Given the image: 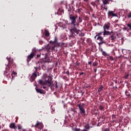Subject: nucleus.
Listing matches in <instances>:
<instances>
[{
	"mask_svg": "<svg viewBox=\"0 0 131 131\" xmlns=\"http://www.w3.org/2000/svg\"><path fill=\"white\" fill-rule=\"evenodd\" d=\"M128 76H129V75H128V74L125 75L124 76L125 79H127L128 78Z\"/></svg>",
	"mask_w": 131,
	"mask_h": 131,
	"instance_id": "nucleus-36",
	"label": "nucleus"
},
{
	"mask_svg": "<svg viewBox=\"0 0 131 131\" xmlns=\"http://www.w3.org/2000/svg\"><path fill=\"white\" fill-rule=\"evenodd\" d=\"M80 65V63H78L77 61L76 62V66H79Z\"/></svg>",
	"mask_w": 131,
	"mask_h": 131,
	"instance_id": "nucleus-50",
	"label": "nucleus"
},
{
	"mask_svg": "<svg viewBox=\"0 0 131 131\" xmlns=\"http://www.w3.org/2000/svg\"><path fill=\"white\" fill-rule=\"evenodd\" d=\"M59 26L60 28H62V29H66L67 27V25L63 23H59Z\"/></svg>",
	"mask_w": 131,
	"mask_h": 131,
	"instance_id": "nucleus-18",
	"label": "nucleus"
},
{
	"mask_svg": "<svg viewBox=\"0 0 131 131\" xmlns=\"http://www.w3.org/2000/svg\"><path fill=\"white\" fill-rule=\"evenodd\" d=\"M83 75H84V73L83 72L80 73V76Z\"/></svg>",
	"mask_w": 131,
	"mask_h": 131,
	"instance_id": "nucleus-52",
	"label": "nucleus"
},
{
	"mask_svg": "<svg viewBox=\"0 0 131 131\" xmlns=\"http://www.w3.org/2000/svg\"><path fill=\"white\" fill-rule=\"evenodd\" d=\"M37 51V50L35 48L33 49L31 53L28 56V57L27 59V61L28 63H29L31 60L32 59H33L34 57H35Z\"/></svg>",
	"mask_w": 131,
	"mask_h": 131,
	"instance_id": "nucleus-7",
	"label": "nucleus"
},
{
	"mask_svg": "<svg viewBox=\"0 0 131 131\" xmlns=\"http://www.w3.org/2000/svg\"><path fill=\"white\" fill-rule=\"evenodd\" d=\"M35 90L37 92L40 93V94H43L44 92L42 89H37L36 88H35Z\"/></svg>",
	"mask_w": 131,
	"mask_h": 131,
	"instance_id": "nucleus-19",
	"label": "nucleus"
},
{
	"mask_svg": "<svg viewBox=\"0 0 131 131\" xmlns=\"http://www.w3.org/2000/svg\"><path fill=\"white\" fill-rule=\"evenodd\" d=\"M38 83L40 85H48V83L46 81V79H45V81H42V80L41 79H39L38 81Z\"/></svg>",
	"mask_w": 131,
	"mask_h": 131,
	"instance_id": "nucleus-14",
	"label": "nucleus"
},
{
	"mask_svg": "<svg viewBox=\"0 0 131 131\" xmlns=\"http://www.w3.org/2000/svg\"><path fill=\"white\" fill-rule=\"evenodd\" d=\"M50 43L52 44L51 47L48 46V47L47 48L48 52L49 53L52 52L53 51L55 52L56 51V50H57L58 48L61 47L64 45L63 42L58 43V38H57L56 36L54 38V40H51L50 41Z\"/></svg>",
	"mask_w": 131,
	"mask_h": 131,
	"instance_id": "nucleus-1",
	"label": "nucleus"
},
{
	"mask_svg": "<svg viewBox=\"0 0 131 131\" xmlns=\"http://www.w3.org/2000/svg\"><path fill=\"white\" fill-rule=\"evenodd\" d=\"M78 20H79V21H78L79 24L80 23L82 22V19H81V17H79V19H78Z\"/></svg>",
	"mask_w": 131,
	"mask_h": 131,
	"instance_id": "nucleus-33",
	"label": "nucleus"
},
{
	"mask_svg": "<svg viewBox=\"0 0 131 131\" xmlns=\"http://www.w3.org/2000/svg\"><path fill=\"white\" fill-rule=\"evenodd\" d=\"M78 35H79V36H80V37H83V36H84L85 34H84V33H82L81 32V33H79V34H78Z\"/></svg>",
	"mask_w": 131,
	"mask_h": 131,
	"instance_id": "nucleus-27",
	"label": "nucleus"
},
{
	"mask_svg": "<svg viewBox=\"0 0 131 131\" xmlns=\"http://www.w3.org/2000/svg\"><path fill=\"white\" fill-rule=\"evenodd\" d=\"M82 131H88L87 129H83L81 130Z\"/></svg>",
	"mask_w": 131,
	"mask_h": 131,
	"instance_id": "nucleus-57",
	"label": "nucleus"
},
{
	"mask_svg": "<svg viewBox=\"0 0 131 131\" xmlns=\"http://www.w3.org/2000/svg\"><path fill=\"white\" fill-rule=\"evenodd\" d=\"M21 129V126H20V125H18V129L20 130V129Z\"/></svg>",
	"mask_w": 131,
	"mask_h": 131,
	"instance_id": "nucleus-46",
	"label": "nucleus"
},
{
	"mask_svg": "<svg viewBox=\"0 0 131 131\" xmlns=\"http://www.w3.org/2000/svg\"><path fill=\"white\" fill-rule=\"evenodd\" d=\"M46 82L48 83V86L50 88L52 91H56L58 87L57 81L53 83L52 78L51 76L47 77Z\"/></svg>",
	"mask_w": 131,
	"mask_h": 131,
	"instance_id": "nucleus-3",
	"label": "nucleus"
},
{
	"mask_svg": "<svg viewBox=\"0 0 131 131\" xmlns=\"http://www.w3.org/2000/svg\"><path fill=\"white\" fill-rule=\"evenodd\" d=\"M71 10L74 11V7L72 6V8H71Z\"/></svg>",
	"mask_w": 131,
	"mask_h": 131,
	"instance_id": "nucleus-53",
	"label": "nucleus"
},
{
	"mask_svg": "<svg viewBox=\"0 0 131 131\" xmlns=\"http://www.w3.org/2000/svg\"><path fill=\"white\" fill-rule=\"evenodd\" d=\"M94 71H95V73L97 72V68H96L94 69Z\"/></svg>",
	"mask_w": 131,
	"mask_h": 131,
	"instance_id": "nucleus-51",
	"label": "nucleus"
},
{
	"mask_svg": "<svg viewBox=\"0 0 131 131\" xmlns=\"http://www.w3.org/2000/svg\"><path fill=\"white\" fill-rule=\"evenodd\" d=\"M45 60H40L38 61V63H48V62H51V60L50 59V57H48V54H45Z\"/></svg>",
	"mask_w": 131,
	"mask_h": 131,
	"instance_id": "nucleus-9",
	"label": "nucleus"
},
{
	"mask_svg": "<svg viewBox=\"0 0 131 131\" xmlns=\"http://www.w3.org/2000/svg\"><path fill=\"white\" fill-rule=\"evenodd\" d=\"M84 1L85 2H88L89 1V0H84Z\"/></svg>",
	"mask_w": 131,
	"mask_h": 131,
	"instance_id": "nucleus-59",
	"label": "nucleus"
},
{
	"mask_svg": "<svg viewBox=\"0 0 131 131\" xmlns=\"http://www.w3.org/2000/svg\"><path fill=\"white\" fill-rule=\"evenodd\" d=\"M100 119H102V121H104L105 119V116H104V115H103V116H102L101 117L100 116Z\"/></svg>",
	"mask_w": 131,
	"mask_h": 131,
	"instance_id": "nucleus-30",
	"label": "nucleus"
},
{
	"mask_svg": "<svg viewBox=\"0 0 131 131\" xmlns=\"http://www.w3.org/2000/svg\"><path fill=\"white\" fill-rule=\"evenodd\" d=\"M124 39V38H122V40L123 41V40Z\"/></svg>",
	"mask_w": 131,
	"mask_h": 131,
	"instance_id": "nucleus-62",
	"label": "nucleus"
},
{
	"mask_svg": "<svg viewBox=\"0 0 131 131\" xmlns=\"http://www.w3.org/2000/svg\"><path fill=\"white\" fill-rule=\"evenodd\" d=\"M127 26L128 28H129V29L131 30V24H128Z\"/></svg>",
	"mask_w": 131,
	"mask_h": 131,
	"instance_id": "nucleus-39",
	"label": "nucleus"
},
{
	"mask_svg": "<svg viewBox=\"0 0 131 131\" xmlns=\"http://www.w3.org/2000/svg\"><path fill=\"white\" fill-rule=\"evenodd\" d=\"M34 69H35V71H34L31 77L29 78V80L31 82L35 80L37 76H39V72H37V70L39 69V70H40L41 69V68H39V66L38 68H37V67H34Z\"/></svg>",
	"mask_w": 131,
	"mask_h": 131,
	"instance_id": "nucleus-6",
	"label": "nucleus"
},
{
	"mask_svg": "<svg viewBox=\"0 0 131 131\" xmlns=\"http://www.w3.org/2000/svg\"><path fill=\"white\" fill-rule=\"evenodd\" d=\"M125 95H126V96H127L128 97H130V94L128 91L125 92Z\"/></svg>",
	"mask_w": 131,
	"mask_h": 131,
	"instance_id": "nucleus-28",
	"label": "nucleus"
},
{
	"mask_svg": "<svg viewBox=\"0 0 131 131\" xmlns=\"http://www.w3.org/2000/svg\"><path fill=\"white\" fill-rule=\"evenodd\" d=\"M84 128H85L84 129H86L88 131V130H89L90 128H91V126H90L89 124L88 123L84 126Z\"/></svg>",
	"mask_w": 131,
	"mask_h": 131,
	"instance_id": "nucleus-21",
	"label": "nucleus"
},
{
	"mask_svg": "<svg viewBox=\"0 0 131 131\" xmlns=\"http://www.w3.org/2000/svg\"><path fill=\"white\" fill-rule=\"evenodd\" d=\"M91 4L94 7H96V8H97L98 7V6H97V4H96V3L95 2H92L91 3Z\"/></svg>",
	"mask_w": 131,
	"mask_h": 131,
	"instance_id": "nucleus-24",
	"label": "nucleus"
},
{
	"mask_svg": "<svg viewBox=\"0 0 131 131\" xmlns=\"http://www.w3.org/2000/svg\"><path fill=\"white\" fill-rule=\"evenodd\" d=\"M102 34V32H100L98 33V34L97 35V36H101L100 35Z\"/></svg>",
	"mask_w": 131,
	"mask_h": 131,
	"instance_id": "nucleus-40",
	"label": "nucleus"
},
{
	"mask_svg": "<svg viewBox=\"0 0 131 131\" xmlns=\"http://www.w3.org/2000/svg\"><path fill=\"white\" fill-rule=\"evenodd\" d=\"M22 131H29V130H27L26 129H23Z\"/></svg>",
	"mask_w": 131,
	"mask_h": 131,
	"instance_id": "nucleus-58",
	"label": "nucleus"
},
{
	"mask_svg": "<svg viewBox=\"0 0 131 131\" xmlns=\"http://www.w3.org/2000/svg\"><path fill=\"white\" fill-rule=\"evenodd\" d=\"M80 128H75V131H80Z\"/></svg>",
	"mask_w": 131,
	"mask_h": 131,
	"instance_id": "nucleus-45",
	"label": "nucleus"
},
{
	"mask_svg": "<svg viewBox=\"0 0 131 131\" xmlns=\"http://www.w3.org/2000/svg\"><path fill=\"white\" fill-rule=\"evenodd\" d=\"M83 105H84L83 103L82 104V105H81V104H79L78 106H79V111H80V113L81 116L83 117H85V110L83 106Z\"/></svg>",
	"mask_w": 131,
	"mask_h": 131,
	"instance_id": "nucleus-8",
	"label": "nucleus"
},
{
	"mask_svg": "<svg viewBox=\"0 0 131 131\" xmlns=\"http://www.w3.org/2000/svg\"><path fill=\"white\" fill-rule=\"evenodd\" d=\"M114 31H111V32H110L108 31H106V30H104V32H103V35L104 36H111L112 34H113Z\"/></svg>",
	"mask_w": 131,
	"mask_h": 131,
	"instance_id": "nucleus-15",
	"label": "nucleus"
},
{
	"mask_svg": "<svg viewBox=\"0 0 131 131\" xmlns=\"http://www.w3.org/2000/svg\"><path fill=\"white\" fill-rule=\"evenodd\" d=\"M105 10H106V11H107V8H106L105 9H104Z\"/></svg>",
	"mask_w": 131,
	"mask_h": 131,
	"instance_id": "nucleus-60",
	"label": "nucleus"
},
{
	"mask_svg": "<svg viewBox=\"0 0 131 131\" xmlns=\"http://www.w3.org/2000/svg\"><path fill=\"white\" fill-rule=\"evenodd\" d=\"M128 17L129 18H131V13H130L128 14Z\"/></svg>",
	"mask_w": 131,
	"mask_h": 131,
	"instance_id": "nucleus-48",
	"label": "nucleus"
},
{
	"mask_svg": "<svg viewBox=\"0 0 131 131\" xmlns=\"http://www.w3.org/2000/svg\"><path fill=\"white\" fill-rule=\"evenodd\" d=\"M12 74H14V75H17L16 72H15L14 71L12 72Z\"/></svg>",
	"mask_w": 131,
	"mask_h": 131,
	"instance_id": "nucleus-44",
	"label": "nucleus"
},
{
	"mask_svg": "<svg viewBox=\"0 0 131 131\" xmlns=\"http://www.w3.org/2000/svg\"><path fill=\"white\" fill-rule=\"evenodd\" d=\"M78 18L77 15H72L69 14V18L71 21V25L74 27L76 26V25L79 26V19H77Z\"/></svg>",
	"mask_w": 131,
	"mask_h": 131,
	"instance_id": "nucleus-5",
	"label": "nucleus"
},
{
	"mask_svg": "<svg viewBox=\"0 0 131 131\" xmlns=\"http://www.w3.org/2000/svg\"><path fill=\"white\" fill-rule=\"evenodd\" d=\"M40 57V54H37L36 58H39Z\"/></svg>",
	"mask_w": 131,
	"mask_h": 131,
	"instance_id": "nucleus-43",
	"label": "nucleus"
},
{
	"mask_svg": "<svg viewBox=\"0 0 131 131\" xmlns=\"http://www.w3.org/2000/svg\"><path fill=\"white\" fill-rule=\"evenodd\" d=\"M6 59L8 61V64H7L6 67V70L4 73V75L7 78L11 79V76L10 74V68H15V64L14 63L13 60L12 58H9L7 57Z\"/></svg>",
	"mask_w": 131,
	"mask_h": 131,
	"instance_id": "nucleus-2",
	"label": "nucleus"
},
{
	"mask_svg": "<svg viewBox=\"0 0 131 131\" xmlns=\"http://www.w3.org/2000/svg\"><path fill=\"white\" fill-rule=\"evenodd\" d=\"M104 88V87L101 85L99 88V90H98V92L99 93H100V92H101L102 90H103V89Z\"/></svg>",
	"mask_w": 131,
	"mask_h": 131,
	"instance_id": "nucleus-25",
	"label": "nucleus"
},
{
	"mask_svg": "<svg viewBox=\"0 0 131 131\" xmlns=\"http://www.w3.org/2000/svg\"><path fill=\"white\" fill-rule=\"evenodd\" d=\"M115 83H117V81H115Z\"/></svg>",
	"mask_w": 131,
	"mask_h": 131,
	"instance_id": "nucleus-64",
	"label": "nucleus"
},
{
	"mask_svg": "<svg viewBox=\"0 0 131 131\" xmlns=\"http://www.w3.org/2000/svg\"><path fill=\"white\" fill-rule=\"evenodd\" d=\"M11 75L12 76V79L13 78V75L12 74H11Z\"/></svg>",
	"mask_w": 131,
	"mask_h": 131,
	"instance_id": "nucleus-63",
	"label": "nucleus"
},
{
	"mask_svg": "<svg viewBox=\"0 0 131 131\" xmlns=\"http://www.w3.org/2000/svg\"><path fill=\"white\" fill-rule=\"evenodd\" d=\"M95 2H96L97 6L100 5V0H96Z\"/></svg>",
	"mask_w": 131,
	"mask_h": 131,
	"instance_id": "nucleus-31",
	"label": "nucleus"
},
{
	"mask_svg": "<svg viewBox=\"0 0 131 131\" xmlns=\"http://www.w3.org/2000/svg\"><path fill=\"white\" fill-rule=\"evenodd\" d=\"M47 86V85H43V89L48 91L49 88Z\"/></svg>",
	"mask_w": 131,
	"mask_h": 131,
	"instance_id": "nucleus-29",
	"label": "nucleus"
},
{
	"mask_svg": "<svg viewBox=\"0 0 131 131\" xmlns=\"http://www.w3.org/2000/svg\"><path fill=\"white\" fill-rule=\"evenodd\" d=\"M99 110L101 111H103L104 112V108H105V106H103V105H100L99 106Z\"/></svg>",
	"mask_w": 131,
	"mask_h": 131,
	"instance_id": "nucleus-23",
	"label": "nucleus"
},
{
	"mask_svg": "<svg viewBox=\"0 0 131 131\" xmlns=\"http://www.w3.org/2000/svg\"><path fill=\"white\" fill-rule=\"evenodd\" d=\"M102 7L104 9H105L106 8V7H105V5H104V6H102Z\"/></svg>",
	"mask_w": 131,
	"mask_h": 131,
	"instance_id": "nucleus-54",
	"label": "nucleus"
},
{
	"mask_svg": "<svg viewBox=\"0 0 131 131\" xmlns=\"http://www.w3.org/2000/svg\"><path fill=\"white\" fill-rule=\"evenodd\" d=\"M115 115H112V118H113V119L114 118H115Z\"/></svg>",
	"mask_w": 131,
	"mask_h": 131,
	"instance_id": "nucleus-55",
	"label": "nucleus"
},
{
	"mask_svg": "<svg viewBox=\"0 0 131 131\" xmlns=\"http://www.w3.org/2000/svg\"><path fill=\"white\" fill-rule=\"evenodd\" d=\"M117 37H118V34L115 33L114 32H113V33H112V34H111V39L112 42H115L117 41Z\"/></svg>",
	"mask_w": 131,
	"mask_h": 131,
	"instance_id": "nucleus-10",
	"label": "nucleus"
},
{
	"mask_svg": "<svg viewBox=\"0 0 131 131\" xmlns=\"http://www.w3.org/2000/svg\"><path fill=\"white\" fill-rule=\"evenodd\" d=\"M111 23L109 22L106 23L103 26L104 30H109L110 29Z\"/></svg>",
	"mask_w": 131,
	"mask_h": 131,
	"instance_id": "nucleus-13",
	"label": "nucleus"
},
{
	"mask_svg": "<svg viewBox=\"0 0 131 131\" xmlns=\"http://www.w3.org/2000/svg\"><path fill=\"white\" fill-rule=\"evenodd\" d=\"M88 63H89V65H90V66H91V64H92V61H89Z\"/></svg>",
	"mask_w": 131,
	"mask_h": 131,
	"instance_id": "nucleus-42",
	"label": "nucleus"
},
{
	"mask_svg": "<svg viewBox=\"0 0 131 131\" xmlns=\"http://www.w3.org/2000/svg\"><path fill=\"white\" fill-rule=\"evenodd\" d=\"M128 59L131 60V54L128 56Z\"/></svg>",
	"mask_w": 131,
	"mask_h": 131,
	"instance_id": "nucleus-49",
	"label": "nucleus"
},
{
	"mask_svg": "<svg viewBox=\"0 0 131 131\" xmlns=\"http://www.w3.org/2000/svg\"><path fill=\"white\" fill-rule=\"evenodd\" d=\"M81 11H82V9L80 8V9H78V13H80V12H81Z\"/></svg>",
	"mask_w": 131,
	"mask_h": 131,
	"instance_id": "nucleus-41",
	"label": "nucleus"
},
{
	"mask_svg": "<svg viewBox=\"0 0 131 131\" xmlns=\"http://www.w3.org/2000/svg\"><path fill=\"white\" fill-rule=\"evenodd\" d=\"M104 131H110V128H105Z\"/></svg>",
	"mask_w": 131,
	"mask_h": 131,
	"instance_id": "nucleus-37",
	"label": "nucleus"
},
{
	"mask_svg": "<svg viewBox=\"0 0 131 131\" xmlns=\"http://www.w3.org/2000/svg\"><path fill=\"white\" fill-rule=\"evenodd\" d=\"M103 55H104V56H107V54L105 52H103Z\"/></svg>",
	"mask_w": 131,
	"mask_h": 131,
	"instance_id": "nucleus-35",
	"label": "nucleus"
},
{
	"mask_svg": "<svg viewBox=\"0 0 131 131\" xmlns=\"http://www.w3.org/2000/svg\"><path fill=\"white\" fill-rule=\"evenodd\" d=\"M35 127V128H38V129H42L43 127V125L42 124V123L40 122L39 121H37V123L34 125H32V127Z\"/></svg>",
	"mask_w": 131,
	"mask_h": 131,
	"instance_id": "nucleus-11",
	"label": "nucleus"
},
{
	"mask_svg": "<svg viewBox=\"0 0 131 131\" xmlns=\"http://www.w3.org/2000/svg\"><path fill=\"white\" fill-rule=\"evenodd\" d=\"M70 32L71 34L69 36V39H74L75 36H77L81 33V31L77 29L76 26H73L70 30Z\"/></svg>",
	"mask_w": 131,
	"mask_h": 131,
	"instance_id": "nucleus-4",
	"label": "nucleus"
},
{
	"mask_svg": "<svg viewBox=\"0 0 131 131\" xmlns=\"http://www.w3.org/2000/svg\"><path fill=\"white\" fill-rule=\"evenodd\" d=\"M90 88V86L89 85H86V88Z\"/></svg>",
	"mask_w": 131,
	"mask_h": 131,
	"instance_id": "nucleus-56",
	"label": "nucleus"
},
{
	"mask_svg": "<svg viewBox=\"0 0 131 131\" xmlns=\"http://www.w3.org/2000/svg\"><path fill=\"white\" fill-rule=\"evenodd\" d=\"M97 40L101 41V42H100L99 43V45H100L102 44V43H105V41L103 40V37H102L101 36H99L97 37Z\"/></svg>",
	"mask_w": 131,
	"mask_h": 131,
	"instance_id": "nucleus-16",
	"label": "nucleus"
},
{
	"mask_svg": "<svg viewBox=\"0 0 131 131\" xmlns=\"http://www.w3.org/2000/svg\"><path fill=\"white\" fill-rule=\"evenodd\" d=\"M86 42L89 45V46H91L92 44V41L91 38H88L86 40Z\"/></svg>",
	"mask_w": 131,
	"mask_h": 131,
	"instance_id": "nucleus-22",
	"label": "nucleus"
},
{
	"mask_svg": "<svg viewBox=\"0 0 131 131\" xmlns=\"http://www.w3.org/2000/svg\"><path fill=\"white\" fill-rule=\"evenodd\" d=\"M45 37H49L50 33L48 31V30H45Z\"/></svg>",
	"mask_w": 131,
	"mask_h": 131,
	"instance_id": "nucleus-20",
	"label": "nucleus"
},
{
	"mask_svg": "<svg viewBox=\"0 0 131 131\" xmlns=\"http://www.w3.org/2000/svg\"><path fill=\"white\" fill-rule=\"evenodd\" d=\"M9 127L11 129H17V126L15 125V123H11L10 124Z\"/></svg>",
	"mask_w": 131,
	"mask_h": 131,
	"instance_id": "nucleus-17",
	"label": "nucleus"
},
{
	"mask_svg": "<svg viewBox=\"0 0 131 131\" xmlns=\"http://www.w3.org/2000/svg\"><path fill=\"white\" fill-rule=\"evenodd\" d=\"M98 64V63L97 62H94L93 63V65L94 67H96L97 66Z\"/></svg>",
	"mask_w": 131,
	"mask_h": 131,
	"instance_id": "nucleus-32",
	"label": "nucleus"
},
{
	"mask_svg": "<svg viewBox=\"0 0 131 131\" xmlns=\"http://www.w3.org/2000/svg\"><path fill=\"white\" fill-rule=\"evenodd\" d=\"M108 18H110V17H117V14L115 13L114 11H109L108 12Z\"/></svg>",
	"mask_w": 131,
	"mask_h": 131,
	"instance_id": "nucleus-12",
	"label": "nucleus"
},
{
	"mask_svg": "<svg viewBox=\"0 0 131 131\" xmlns=\"http://www.w3.org/2000/svg\"><path fill=\"white\" fill-rule=\"evenodd\" d=\"M103 4L104 5L108 4V0H104L103 1Z\"/></svg>",
	"mask_w": 131,
	"mask_h": 131,
	"instance_id": "nucleus-26",
	"label": "nucleus"
},
{
	"mask_svg": "<svg viewBox=\"0 0 131 131\" xmlns=\"http://www.w3.org/2000/svg\"><path fill=\"white\" fill-rule=\"evenodd\" d=\"M66 74H67L68 76H69L70 73H69V70H68V71L66 72Z\"/></svg>",
	"mask_w": 131,
	"mask_h": 131,
	"instance_id": "nucleus-38",
	"label": "nucleus"
},
{
	"mask_svg": "<svg viewBox=\"0 0 131 131\" xmlns=\"http://www.w3.org/2000/svg\"><path fill=\"white\" fill-rule=\"evenodd\" d=\"M109 58H110V60H111V61H113L114 60V58L112 56H110L109 57Z\"/></svg>",
	"mask_w": 131,
	"mask_h": 131,
	"instance_id": "nucleus-34",
	"label": "nucleus"
},
{
	"mask_svg": "<svg viewBox=\"0 0 131 131\" xmlns=\"http://www.w3.org/2000/svg\"><path fill=\"white\" fill-rule=\"evenodd\" d=\"M123 30H124V31L127 30V31H128L127 28H125V27L123 28Z\"/></svg>",
	"mask_w": 131,
	"mask_h": 131,
	"instance_id": "nucleus-47",
	"label": "nucleus"
},
{
	"mask_svg": "<svg viewBox=\"0 0 131 131\" xmlns=\"http://www.w3.org/2000/svg\"><path fill=\"white\" fill-rule=\"evenodd\" d=\"M98 37V36H97V35L95 36V38L96 39V37Z\"/></svg>",
	"mask_w": 131,
	"mask_h": 131,
	"instance_id": "nucleus-61",
	"label": "nucleus"
}]
</instances>
